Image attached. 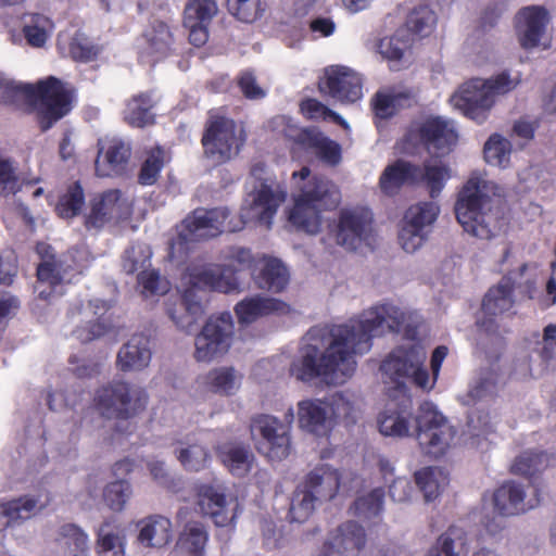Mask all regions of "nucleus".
Listing matches in <instances>:
<instances>
[{
	"instance_id": "nucleus-25",
	"label": "nucleus",
	"mask_w": 556,
	"mask_h": 556,
	"mask_svg": "<svg viewBox=\"0 0 556 556\" xmlns=\"http://www.w3.org/2000/svg\"><path fill=\"white\" fill-rule=\"evenodd\" d=\"M99 152L96 160V173L100 177L121 175L128 163L130 147L118 138L98 141Z\"/></svg>"
},
{
	"instance_id": "nucleus-17",
	"label": "nucleus",
	"mask_w": 556,
	"mask_h": 556,
	"mask_svg": "<svg viewBox=\"0 0 556 556\" xmlns=\"http://www.w3.org/2000/svg\"><path fill=\"white\" fill-rule=\"evenodd\" d=\"M318 86L321 93L341 102H356L363 96L361 76L346 66L326 68Z\"/></svg>"
},
{
	"instance_id": "nucleus-53",
	"label": "nucleus",
	"mask_w": 556,
	"mask_h": 556,
	"mask_svg": "<svg viewBox=\"0 0 556 556\" xmlns=\"http://www.w3.org/2000/svg\"><path fill=\"white\" fill-rule=\"evenodd\" d=\"M217 11L216 0H188L184 11V24H210Z\"/></svg>"
},
{
	"instance_id": "nucleus-52",
	"label": "nucleus",
	"mask_w": 556,
	"mask_h": 556,
	"mask_svg": "<svg viewBox=\"0 0 556 556\" xmlns=\"http://www.w3.org/2000/svg\"><path fill=\"white\" fill-rule=\"evenodd\" d=\"M435 23V13L428 5H418L409 12L404 29L409 35L412 33L428 36L433 30Z\"/></svg>"
},
{
	"instance_id": "nucleus-22",
	"label": "nucleus",
	"mask_w": 556,
	"mask_h": 556,
	"mask_svg": "<svg viewBox=\"0 0 556 556\" xmlns=\"http://www.w3.org/2000/svg\"><path fill=\"white\" fill-rule=\"evenodd\" d=\"M412 420L413 404L405 394L400 401H389L377 417L379 432L383 437L397 439L410 435Z\"/></svg>"
},
{
	"instance_id": "nucleus-63",
	"label": "nucleus",
	"mask_w": 556,
	"mask_h": 556,
	"mask_svg": "<svg viewBox=\"0 0 556 556\" xmlns=\"http://www.w3.org/2000/svg\"><path fill=\"white\" fill-rule=\"evenodd\" d=\"M404 100L406 97L402 93L378 92L372 101L375 115L382 119L392 117Z\"/></svg>"
},
{
	"instance_id": "nucleus-32",
	"label": "nucleus",
	"mask_w": 556,
	"mask_h": 556,
	"mask_svg": "<svg viewBox=\"0 0 556 556\" xmlns=\"http://www.w3.org/2000/svg\"><path fill=\"white\" fill-rule=\"evenodd\" d=\"M110 305L106 301L94 299L89 301L88 305L83 309H79L84 316L88 317L92 315L94 318L87 321V326L77 327L74 331L76 338L81 342H89L97 338H100L110 328L109 319L105 317V313L109 311Z\"/></svg>"
},
{
	"instance_id": "nucleus-21",
	"label": "nucleus",
	"mask_w": 556,
	"mask_h": 556,
	"mask_svg": "<svg viewBox=\"0 0 556 556\" xmlns=\"http://www.w3.org/2000/svg\"><path fill=\"white\" fill-rule=\"evenodd\" d=\"M514 281L505 276L496 287L491 288L482 301L483 317L477 320V326L486 334H493L497 330L495 317L514 305L513 299Z\"/></svg>"
},
{
	"instance_id": "nucleus-46",
	"label": "nucleus",
	"mask_w": 556,
	"mask_h": 556,
	"mask_svg": "<svg viewBox=\"0 0 556 556\" xmlns=\"http://www.w3.org/2000/svg\"><path fill=\"white\" fill-rule=\"evenodd\" d=\"M450 177V168L445 164L429 162L422 167L419 166L415 184L422 182L429 190L430 197L434 199L441 193Z\"/></svg>"
},
{
	"instance_id": "nucleus-36",
	"label": "nucleus",
	"mask_w": 556,
	"mask_h": 556,
	"mask_svg": "<svg viewBox=\"0 0 556 556\" xmlns=\"http://www.w3.org/2000/svg\"><path fill=\"white\" fill-rule=\"evenodd\" d=\"M418 174L419 166L397 160L382 172L379 179L380 189L384 194L393 195L403 185L415 184Z\"/></svg>"
},
{
	"instance_id": "nucleus-39",
	"label": "nucleus",
	"mask_w": 556,
	"mask_h": 556,
	"mask_svg": "<svg viewBox=\"0 0 556 556\" xmlns=\"http://www.w3.org/2000/svg\"><path fill=\"white\" fill-rule=\"evenodd\" d=\"M217 455L233 476L244 477L252 469L254 455L247 446L226 444L218 447Z\"/></svg>"
},
{
	"instance_id": "nucleus-15",
	"label": "nucleus",
	"mask_w": 556,
	"mask_h": 556,
	"mask_svg": "<svg viewBox=\"0 0 556 556\" xmlns=\"http://www.w3.org/2000/svg\"><path fill=\"white\" fill-rule=\"evenodd\" d=\"M242 130L238 131L232 119L218 117L210 123L202 138L204 152L216 164L236 155L244 143Z\"/></svg>"
},
{
	"instance_id": "nucleus-49",
	"label": "nucleus",
	"mask_w": 556,
	"mask_h": 556,
	"mask_svg": "<svg viewBox=\"0 0 556 556\" xmlns=\"http://www.w3.org/2000/svg\"><path fill=\"white\" fill-rule=\"evenodd\" d=\"M548 465L549 459L546 453L529 450L515 458L510 470L515 475L532 477L544 470Z\"/></svg>"
},
{
	"instance_id": "nucleus-62",
	"label": "nucleus",
	"mask_w": 556,
	"mask_h": 556,
	"mask_svg": "<svg viewBox=\"0 0 556 556\" xmlns=\"http://www.w3.org/2000/svg\"><path fill=\"white\" fill-rule=\"evenodd\" d=\"M163 154L162 149L159 147L150 151L139 173L138 180L141 185L151 186L157 180L159 174L164 166Z\"/></svg>"
},
{
	"instance_id": "nucleus-12",
	"label": "nucleus",
	"mask_w": 556,
	"mask_h": 556,
	"mask_svg": "<svg viewBox=\"0 0 556 556\" xmlns=\"http://www.w3.org/2000/svg\"><path fill=\"white\" fill-rule=\"evenodd\" d=\"M251 435L262 455L271 462H280L291 453V426L279 418L260 414L251 419Z\"/></svg>"
},
{
	"instance_id": "nucleus-41",
	"label": "nucleus",
	"mask_w": 556,
	"mask_h": 556,
	"mask_svg": "<svg viewBox=\"0 0 556 556\" xmlns=\"http://www.w3.org/2000/svg\"><path fill=\"white\" fill-rule=\"evenodd\" d=\"M383 504L384 491L382 488H376L366 495L357 497L350 507V511L365 522L377 523L381 520Z\"/></svg>"
},
{
	"instance_id": "nucleus-30",
	"label": "nucleus",
	"mask_w": 556,
	"mask_h": 556,
	"mask_svg": "<svg viewBox=\"0 0 556 556\" xmlns=\"http://www.w3.org/2000/svg\"><path fill=\"white\" fill-rule=\"evenodd\" d=\"M298 142L314 150L317 157L328 165L336 166L341 162V146L315 127L302 129L298 135Z\"/></svg>"
},
{
	"instance_id": "nucleus-3",
	"label": "nucleus",
	"mask_w": 556,
	"mask_h": 556,
	"mask_svg": "<svg viewBox=\"0 0 556 556\" xmlns=\"http://www.w3.org/2000/svg\"><path fill=\"white\" fill-rule=\"evenodd\" d=\"M495 185L479 176H472L464 185L455 203V215L467 233L491 240L497 237L506 225L504 214L491 197Z\"/></svg>"
},
{
	"instance_id": "nucleus-54",
	"label": "nucleus",
	"mask_w": 556,
	"mask_h": 556,
	"mask_svg": "<svg viewBox=\"0 0 556 556\" xmlns=\"http://www.w3.org/2000/svg\"><path fill=\"white\" fill-rule=\"evenodd\" d=\"M511 144L501 135H492L484 143L483 153L488 164L505 168L510 159Z\"/></svg>"
},
{
	"instance_id": "nucleus-16",
	"label": "nucleus",
	"mask_w": 556,
	"mask_h": 556,
	"mask_svg": "<svg viewBox=\"0 0 556 556\" xmlns=\"http://www.w3.org/2000/svg\"><path fill=\"white\" fill-rule=\"evenodd\" d=\"M372 220V213L367 207L356 206L341 210L336 232L337 243L353 251L363 244H369Z\"/></svg>"
},
{
	"instance_id": "nucleus-57",
	"label": "nucleus",
	"mask_w": 556,
	"mask_h": 556,
	"mask_svg": "<svg viewBox=\"0 0 556 556\" xmlns=\"http://www.w3.org/2000/svg\"><path fill=\"white\" fill-rule=\"evenodd\" d=\"M152 251L146 243H132L124 252L122 266L126 274H134L138 270H146L150 266Z\"/></svg>"
},
{
	"instance_id": "nucleus-33",
	"label": "nucleus",
	"mask_w": 556,
	"mask_h": 556,
	"mask_svg": "<svg viewBox=\"0 0 556 556\" xmlns=\"http://www.w3.org/2000/svg\"><path fill=\"white\" fill-rule=\"evenodd\" d=\"M253 279L258 288L277 293L287 288L289 271L280 260L264 257L258 270L253 273Z\"/></svg>"
},
{
	"instance_id": "nucleus-60",
	"label": "nucleus",
	"mask_w": 556,
	"mask_h": 556,
	"mask_svg": "<svg viewBox=\"0 0 556 556\" xmlns=\"http://www.w3.org/2000/svg\"><path fill=\"white\" fill-rule=\"evenodd\" d=\"M227 5L229 12L244 23L254 22L265 10L261 0H228Z\"/></svg>"
},
{
	"instance_id": "nucleus-38",
	"label": "nucleus",
	"mask_w": 556,
	"mask_h": 556,
	"mask_svg": "<svg viewBox=\"0 0 556 556\" xmlns=\"http://www.w3.org/2000/svg\"><path fill=\"white\" fill-rule=\"evenodd\" d=\"M39 508L38 501L33 496L0 503V531L21 520L29 519Z\"/></svg>"
},
{
	"instance_id": "nucleus-34",
	"label": "nucleus",
	"mask_w": 556,
	"mask_h": 556,
	"mask_svg": "<svg viewBox=\"0 0 556 556\" xmlns=\"http://www.w3.org/2000/svg\"><path fill=\"white\" fill-rule=\"evenodd\" d=\"M126 543L124 530L114 519L100 525L96 545L98 556H125Z\"/></svg>"
},
{
	"instance_id": "nucleus-35",
	"label": "nucleus",
	"mask_w": 556,
	"mask_h": 556,
	"mask_svg": "<svg viewBox=\"0 0 556 556\" xmlns=\"http://www.w3.org/2000/svg\"><path fill=\"white\" fill-rule=\"evenodd\" d=\"M146 47L140 53V59L144 60V54L152 56L153 61H159L172 50L173 34L168 25L161 21H154L150 24L143 34Z\"/></svg>"
},
{
	"instance_id": "nucleus-50",
	"label": "nucleus",
	"mask_w": 556,
	"mask_h": 556,
	"mask_svg": "<svg viewBox=\"0 0 556 556\" xmlns=\"http://www.w3.org/2000/svg\"><path fill=\"white\" fill-rule=\"evenodd\" d=\"M319 502L313 493L299 485L293 493L289 509L291 522H305L313 514L316 503Z\"/></svg>"
},
{
	"instance_id": "nucleus-1",
	"label": "nucleus",
	"mask_w": 556,
	"mask_h": 556,
	"mask_svg": "<svg viewBox=\"0 0 556 556\" xmlns=\"http://www.w3.org/2000/svg\"><path fill=\"white\" fill-rule=\"evenodd\" d=\"M417 315L391 302H383L364 311L361 318L348 324L311 328L301 340L296 357L290 366L291 376L303 382L321 378L329 384H341L357 367L355 356L370 351L374 337L386 331H404L412 342L394 349L383 359L380 370L397 388L406 381L430 391V375L425 362L427 352L417 337Z\"/></svg>"
},
{
	"instance_id": "nucleus-55",
	"label": "nucleus",
	"mask_w": 556,
	"mask_h": 556,
	"mask_svg": "<svg viewBox=\"0 0 556 556\" xmlns=\"http://www.w3.org/2000/svg\"><path fill=\"white\" fill-rule=\"evenodd\" d=\"M84 204V190L79 181H76L60 197L55 211L62 218H72L80 213Z\"/></svg>"
},
{
	"instance_id": "nucleus-40",
	"label": "nucleus",
	"mask_w": 556,
	"mask_h": 556,
	"mask_svg": "<svg viewBox=\"0 0 556 556\" xmlns=\"http://www.w3.org/2000/svg\"><path fill=\"white\" fill-rule=\"evenodd\" d=\"M332 427L337 421L354 424L357 418L356 397L352 392H334L324 399Z\"/></svg>"
},
{
	"instance_id": "nucleus-27",
	"label": "nucleus",
	"mask_w": 556,
	"mask_h": 556,
	"mask_svg": "<svg viewBox=\"0 0 556 556\" xmlns=\"http://www.w3.org/2000/svg\"><path fill=\"white\" fill-rule=\"evenodd\" d=\"M301 485L313 493L319 502L329 501L340 489V473L332 466L320 464L306 475Z\"/></svg>"
},
{
	"instance_id": "nucleus-44",
	"label": "nucleus",
	"mask_w": 556,
	"mask_h": 556,
	"mask_svg": "<svg viewBox=\"0 0 556 556\" xmlns=\"http://www.w3.org/2000/svg\"><path fill=\"white\" fill-rule=\"evenodd\" d=\"M448 481L447 472L440 467H425L415 472V482L427 502L435 500Z\"/></svg>"
},
{
	"instance_id": "nucleus-14",
	"label": "nucleus",
	"mask_w": 556,
	"mask_h": 556,
	"mask_svg": "<svg viewBox=\"0 0 556 556\" xmlns=\"http://www.w3.org/2000/svg\"><path fill=\"white\" fill-rule=\"evenodd\" d=\"M440 206L432 201L419 202L405 212L399 232V242L407 253H414L427 241Z\"/></svg>"
},
{
	"instance_id": "nucleus-23",
	"label": "nucleus",
	"mask_w": 556,
	"mask_h": 556,
	"mask_svg": "<svg viewBox=\"0 0 556 556\" xmlns=\"http://www.w3.org/2000/svg\"><path fill=\"white\" fill-rule=\"evenodd\" d=\"M541 502L538 489L533 488V495L526 493L525 486L515 481L502 484L493 495L495 509L503 516H515L523 514Z\"/></svg>"
},
{
	"instance_id": "nucleus-28",
	"label": "nucleus",
	"mask_w": 556,
	"mask_h": 556,
	"mask_svg": "<svg viewBox=\"0 0 556 556\" xmlns=\"http://www.w3.org/2000/svg\"><path fill=\"white\" fill-rule=\"evenodd\" d=\"M298 419L303 430L315 435H325L332 429L325 400L300 401L298 403Z\"/></svg>"
},
{
	"instance_id": "nucleus-43",
	"label": "nucleus",
	"mask_w": 556,
	"mask_h": 556,
	"mask_svg": "<svg viewBox=\"0 0 556 556\" xmlns=\"http://www.w3.org/2000/svg\"><path fill=\"white\" fill-rule=\"evenodd\" d=\"M202 384L219 395H232L240 387V377L232 367H219L202 377Z\"/></svg>"
},
{
	"instance_id": "nucleus-10",
	"label": "nucleus",
	"mask_w": 556,
	"mask_h": 556,
	"mask_svg": "<svg viewBox=\"0 0 556 556\" xmlns=\"http://www.w3.org/2000/svg\"><path fill=\"white\" fill-rule=\"evenodd\" d=\"M416 439L426 455L438 458L448 450L456 429L431 402H424L415 417Z\"/></svg>"
},
{
	"instance_id": "nucleus-26",
	"label": "nucleus",
	"mask_w": 556,
	"mask_h": 556,
	"mask_svg": "<svg viewBox=\"0 0 556 556\" xmlns=\"http://www.w3.org/2000/svg\"><path fill=\"white\" fill-rule=\"evenodd\" d=\"M151 358L150 338L136 333L118 351L117 366L122 371H139L149 366Z\"/></svg>"
},
{
	"instance_id": "nucleus-29",
	"label": "nucleus",
	"mask_w": 556,
	"mask_h": 556,
	"mask_svg": "<svg viewBox=\"0 0 556 556\" xmlns=\"http://www.w3.org/2000/svg\"><path fill=\"white\" fill-rule=\"evenodd\" d=\"M290 306L277 299L268 296H251L238 302L235 312L240 324H251L257 318L269 314H287Z\"/></svg>"
},
{
	"instance_id": "nucleus-7",
	"label": "nucleus",
	"mask_w": 556,
	"mask_h": 556,
	"mask_svg": "<svg viewBox=\"0 0 556 556\" xmlns=\"http://www.w3.org/2000/svg\"><path fill=\"white\" fill-rule=\"evenodd\" d=\"M520 79L519 74L511 77L508 72H503L488 80L475 78L462 85L450 101L465 116L481 124L486 119L495 96L511 91L518 86Z\"/></svg>"
},
{
	"instance_id": "nucleus-47",
	"label": "nucleus",
	"mask_w": 556,
	"mask_h": 556,
	"mask_svg": "<svg viewBox=\"0 0 556 556\" xmlns=\"http://www.w3.org/2000/svg\"><path fill=\"white\" fill-rule=\"evenodd\" d=\"M177 459L188 471H200L205 469L211 460L208 450L199 443H187L175 451Z\"/></svg>"
},
{
	"instance_id": "nucleus-18",
	"label": "nucleus",
	"mask_w": 556,
	"mask_h": 556,
	"mask_svg": "<svg viewBox=\"0 0 556 556\" xmlns=\"http://www.w3.org/2000/svg\"><path fill=\"white\" fill-rule=\"evenodd\" d=\"M366 543L365 529L356 521L349 520L328 534L320 549V556H358Z\"/></svg>"
},
{
	"instance_id": "nucleus-4",
	"label": "nucleus",
	"mask_w": 556,
	"mask_h": 556,
	"mask_svg": "<svg viewBox=\"0 0 556 556\" xmlns=\"http://www.w3.org/2000/svg\"><path fill=\"white\" fill-rule=\"evenodd\" d=\"M237 269L231 266L190 265L185 280L189 283L181 295L179 311L168 308L167 313L174 324L185 332H191L193 326L204 314L201 291L210 289L223 293H231L240 289Z\"/></svg>"
},
{
	"instance_id": "nucleus-11",
	"label": "nucleus",
	"mask_w": 556,
	"mask_h": 556,
	"mask_svg": "<svg viewBox=\"0 0 556 556\" xmlns=\"http://www.w3.org/2000/svg\"><path fill=\"white\" fill-rule=\"evenodd\" d=\"M84 253L71 250L58 261H45L37 268L35 292L41 300L50 301L54 295H62L64 285L71 283L87 267L81 262Z\"/></svg>"
},
{
	"instance_id": "nucleus-42",
	"label": "nucleus",
	"mask_w": 556,
	"mask_h": 556,
	"mask_svg": "<svg viewBox=\"0 0 556 556\" xmlns=\"http://www.w3.org/2000/svg\"><path fill=\"white\" fill-rule=\"evenodd\" d=\"M466 531L458 526H451L443 532L429 548L427 556H460L467 546Z\"/></svg>"
},
{
	"instance_id": "nucleus-58",
	"label": "nucleus",
	"mask_w": 556,
	"mask_h": 556,
	"mask_svg": "<svg viewBox=\"0 0 556 556\" xmlns=\"http://www.w3.org/2000/svg\"><path fill=\"white\" fill-rule=\"evenodd\" d=\"M132 490L130 483L125 479H118L109 483L103 491V498L110 509L114 511H122Z\"/></svg>"
},
{
	"instance_id": "nucleus-56",
	"label": "nucleus",
	"mask_w": 556,
	"mask_h": 556,
	"mask_svg": "<svg viewBox=\"0 0 556 556\" xmlns=\"http://www.w3.org/2000/svg\"><path fill=\"white\" fill-rule=\"evenodd\" d=\"M410 43V35L405 29H397L394 35L380 39L378 50L384 59L399 61Z\"/></svg>"
},
{
	"instance_id": "nucleus-51",
	"label": "nucleus",
	"mask_w": 556,
	"mask_h": 556,
	"mask_svg": "<svg viewBox=\"0 0 556 556\" xmlns=\"http://www.w3.org/2000/svg\"><path fill=\"white\" fill-rule=\"evenodd\" d=\"M500 375L493 369H483L470 384L468 396L472 401H486L492 399L498 389Z\"/></svg>"
},
{
	"instance_id": "nucleus-48",
	"label": "nucleus",
	"mask_w": 556,
	"mask_h": 556,
	"mask_svg": "<svg viewBox=\"0 0 556 556\" xmlns=\"http://www.w3.org/2000/svg\"><path fill=\"white\" fill-rule=\"evenodd\" d=\"M208 540L204 526L200 522H189L179 536V546L192 556H203Z\"/></svg>"
},
{
	"instance_id": "nucleus-20",
	"label": "nucleus",
	"mask_w": 556,
	"mask_h": 556,
	"mask_svg": "<svg viewBox=\"0 0 556 556\" xmlns=\"http://www.w3.org/2000/svg\"><path fill=\"white\" fill-rule=\"evenodd\" d=\"M198 504L203 515L210 516L217 527H227L235 522L238 503L227 501L224 489L218 484H203L198 488Z\"/></svg>"
},
{
	"instance_id": "nucleus-59",
	"label": "nucleus",
	"mask_w": 556,
	"mask_h": 556,
	"mask_svg": "<svg viewBox=\"0 0 556 556\" xmlns=\"http://www.w3.org/2000/svg\"><path fill=\"white\" fill-rule=\"evenodd\" d=\"M300 109L302 114L309 119L332 121L344 128L349 127L341 115L331 111L316 99L303 100L300 104Z\"/></svg>"
},
{
	"instance_id": "nucleus-19",
	"label": "nucleus",
	"mask_w": 556,
	"mask_h": 556,
	"mask_svg": "<svg viewBox=\"0 0 556 556\" xmlns=\"http://www.w3.org/2000/svg\"><path fill=\"white\" fill-rule=\"evenodd\" d=\"M551 21L549 12L541 5H529L520 9L516 14V33L523 49H533L543 42Z\"/></svg>"
},
{
	"instance_id": "nucleus-13",
	"label": "nucleus",
	"mask_w": 556,
	"mask_h": 556,
	"mask_svg": "<svg viewBox=\"0 0 556 556\" xmlns=\"http://www.w3.org/2000/svg\"><path fill=\"white\" fill-rule=\"evenodd\" d=\"M233 334L235 323L229 312L210 316L194 340L195 359L208 363L223 356L230 349Z\"/></svg>"
},
{
	"instance_id": "nucleus-2",
	"label": "nucleus",
	"mask_w": 556,
	"mask_h": 556,
	"mask_svg": "<svg viewBox=\"0 0 556 556\" xmlns=\"http://www.w3.org/2000/svg\"><path fill=\"white\" fill-rule=\"evenodd\" d=\"M287 194L286 187L269 179L263 180L258 188H255L245 199L237 224H232L231 220L226 224L230 214L227 207L195 208L182 220L177 239L173 241L170 249L174 252L177 247L217 237L225 230L238 231L250 223L270 229L274 217L279 206L286 201Z\"/></svg>"
},
{
	"instance_id": "nucleus-24",
	"label": "nucleus",
	"mask_w": 556,
	"mask_h": 556,
	"mask_svg": "<svg viewBox=\"0 0 556 556\" xmlns=\"http://www.w3.org/2000/svg\"><path fill=\"white\" fill-rule=\"evenodd\" d=\"M130 215V206L119 190H109L94 199L86 218L87 228H101L108 222L125 219Z\"/></svg>"
},
{
	"instance_id": "nucleus-5",
	"label": "nucleus",
	"mask_w": 556,
	"mask_h": 556,
	"mask_svg": "<svg viewBox=\"0 0 556 556\" xmlns=\"http://www.w3.org/2000/svg\"><path fill=\"white\" fill-rule=\"evenodd\" d=\"M23 98L38 101L39 125L42 131L72 110V94L66 85L54 76L40 80L37 85L16 84L0 75V102L14 104Z\"/></svg>"
},
{
	"instance_id": "nucleus-61",
	"label": "nucleus",
	"mask_w": 556,
	"mask_h": 556,
	"mask_svg": "<svg viewBox=\"0 0 556 556\" xmlns=\"http://www.w3.org/2000/svg\"><path fill=\"white\" fill-rule=\"evenodd\" d=\"M51 21L42 14H34L30 23L25 25L23 33L27 42L33 47H42L48 39V28Z\"/></svg>"
},
{
	"instance_id": "nucleus-6",
	"label": "nucleus",
	"mask_w": 556,
	"mask_h": 556,
	"mask_svg": "<svg viewBox=\"0 0 556 556\" xmlns=\"http://www.w3.org/2000/svg\"><path fill=\"white\" fill-rule=\"evenodd\" d=\"M304 166L294 172L292 177H300L307 181L301 188V193L294 199V205L289 211L288 220L298 230L308 235H316L321 228V212L337 207L340 202V192L337 186L326 177L313 176Z\"/></svg>"
},
{
	"instance_id": "nucleus-64",
	"label": "nucleus",
	"mask_w": 556,
	"mask_h": 556,
	"mask_svg": "<svg viewBox=\"0 0 556 556\" xmlns=\"http://www.w3.org/2000/svg\"><path fill=\"white\" fill-rule=\"evenodd\" d=\"M138 283L141 286V292L144 296L164 294L169 289L168 281L163 279L159 271L154 269L140 271L138 274Z\"/></svg>"
},
{
	"instance_id": "nucleus-37",
	"label": "nucleus",
	"mask_w": 556,
	"mask_h": 556,
	"mask_svg": "<svg viewBox=\"0 0 556 556\" xmlns=\"http://www.w3.org/2000/svg\"><path fill=\"white\" fill-rule=\"evenodd\" d=\"M55 542L63 556H90L88 534L74 523L61 526Z\"/></svg>"
},
{
	"instance_id": "nucleus-31",
	"label": "nucleus",
	"mask_w": 556,
	"mask_h": 556,
	"mask_svg": "<svg viewBox=\"0 0 556 556\" xmlns=\"http://www.w3.org/2000/svg\"><path fill=\"white\" fill-rule=\"evenodd\" d=\"M138 541L152 548L166 546L173 540L172 521L161 515H152L138 522Z\"/></svg>"
},
{
	"instance_id": "nucleus-8",
	"label": "nucleus",
	"mask_w": 556,
	"mask_h": 556,
	"mask_svg": "<svg viewBox=\"0 0 556 556\" xmlns=\"http://www.w3.org/2000/svg\"><path fill=\"white\" fill-rule=\"evenodd\" d=\"M458 142V130L453 119L427 116L413 122L402 141L403 150L414 154L422 148L434 156L450 154Z\"/></svg>"
},
{
	"instance_id": "nucleus-45",
	"label": "nucleus",
	"mask_w": 556,
	"mask_h": 556,
	"mask_svg": "<svg viewBox=\"0 0 556 556\" xmlns=\"http://www.w3.org/2000/svg\"><path fill=\"white\" fill-rule=\"evenodd\" d=\"M153 100L150 93H140L127 102L124 112L125 121L135 127H144L153 124Z\"/></svg>"
},
{
	"instance_id": "nucleus-9",
	"label": "nucleus",
	"mask_w": 556,
	"mask_h": 556,
	"mask_svg": "<svg viewBox=\"0 0 556 556\" xmlns=\"http://www.w3.org/2000/svg\"><path fill=\"white\" fill-rule=\"evenodd\" d=\"M148 400L144 388L115 379L96 391L93 402L101 416L127 420L143 412Z\"/></svg>"
}]
</instances>
